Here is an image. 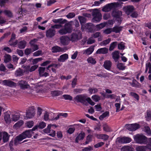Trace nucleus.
I'll return each instance as SVG.
<instances>
[{
  "label": "nucleus",
  "instance_id": "1",
  "mask_svg": "<svg viewBox=\"0 0 151 151\" xmlns=\"http://www.w3.org/2000/svg\"><path fill=\"white\" fill-rule=\"evenodd\" d=\"M37 128V126H35L31 129L27 130L22 133V134L17 136L15 139L14 144L17 145L19 142L21 141L23 139L26 138L27 137H30L32 136V134L33 133V131L35 130Z\"/></svg>",
  "mask_w": 151,
  "mask_h": 151
},
{
  "label": "nucleus",
  "instance_id": "2",
  "mask_svg": "<svg viewBox=\"0 0 151 151\" xmlns=\"http://www.w3.org/2000/svg\"><path fill=\"white\" fill-rule=\"evenodd\" d=\"M134 142L137 144L145 145L148 142L147 137L143 134H138L134 137Z\"/></svg>",
  "mask_w": 151,
  "mask_h": 151
},
{
  "label": "nucleus",
  "instance_id": "3",
  "mask_svg": "<svg viewBox=\"0 0 151 151\" xmlns=\"http://www.w3.org/2000/svg\"><path fill=\"white\" fill-rule=\"evenodd\" d=\"M72 31V26L70 24L67 23L65 24L63 28H62L58 31V32L60 35H65L68 33L71 32Z\"/></svg>",
  "mask_w": 151,
  "mask_h": 151
},
{
  "label": "nucleus",
  "instance_id": "4",
  "mask_svg": "<svg viewBox=\"0 0 151 151\" xmlns=\"http://www.w3.org/2000/svg\"><path fill=\"white\" fill-rule=\"evenodd\" d=\"M57 127L56 125L54 124H48L47 127L44 129V132L45 133H51L49 134V135L52 137H54L55 135V131L54 130H51V129H54Z\"/></svg>",
  "mask_w": 151,
  "mask_h": 151
},
{
  "label": "nucleus",
  "instance_id": "5",
  "mask_svg": "<svg viewBox=\"0 0 151 151\" xmlns=\"http://www.w3.org/2000/svg\"><path fill=\"white\" fill-rule=\"evenodd\" d=\"M93 18L92 21L94 22H97L100 21L101 19L102 15L96 9H95L93 12Z\"/></svg>",
  "mask_w": 151,
  "mask_h": 151
},
{
  "label": "nucleus",
  "instance_id": "6",
  "mask_svg": "<svg viewBox=\"0 0 151 151\" xmlns=\"http://www.w3.org/2000/svg\"><path fill=\"white\" fill-rule=\"evenodd\" d=\"M118 4L117 2L112 3L109 4L104 7L102 9V11L104 12H108L111 9H114L117 7Z\"/></svg>",
  "mask_w": 151,
  "mask_h": 151
},
{
  "label": "nucleus",
  "instance_id": "7",
  "mask_svg": "<svg viewBox=\"0 0 151 151\" xmlns=\"http://www.w3.org/2000/svg\"><path fill=\"white\" fill-rule=\"evenodd\" d=\"M70 40L72 42H74L79 39H81L82 37L81 32L80 31H78L77 32L73 33L70 36Z\"/></svg>",
  "mask_w": 151,
  "mask_h": 151
},
{
  "label": "nucleus",
  "instance_id": "8",
  "mask_svg": "<svg viewBox=\"0 0 151 151\" xmlns=\"http://www.w3.org/2000/svg\"><path fill=\"white\" fill-rule=\"evenodd\" d=\"M33 108H30L26 112V116L24 117L25 119L32 118L34 116L35 113V110Z\"/></svg>",
  "mask_w": 151,
  "mask_h": 151
},
{
  "label": "nucleus",
  "instance_id": "9",
  "mask_svg": "<svg viewBox=\"0 0 151 151\" xmlns=\"http://www.w3.org/2000/svg\"><path fill=\"white\" fill-rule=\"evenodd\" d=\"M60 43L63 45H68L70 40V38L67 36H63L60 38Z\"/></svg>",
  "mask_w": 151,
  "mask_h": 151
},
{
  "label": "nucleus",
  "instance_id": "10",
  "mask_svg": "<svg viewBox=\"0 0 151 151\" xmlns=\"http://www.w3.org/2000/svg\"><path fill=\"white\" fill-rule=\"evenodd\" d=\"M126 128L130 131H133L139 128V125L137 124H134L126 125Z\"/></svg>",
  "mask_w": 151,
  "mask_h": 151
},
{
  "label": "nucleus",
  "instance_id": "11",
  "mask_svg": "<svg viewBox=\"0 0 151 151\" xmlns=\"http://www.w3.org/2000/svg\"><path fill=\"white\" fill-rule=\"evenodd\" d=\"M86 97L83 95H79L76 96L74 98L75 101L77 102L84 104L86 101Z\"/></svg>",
  "mask_w": 151,
  "mask_h": 151
},
{
  "label": "nucleus",
  "instance_id": "12",
  "mask_svg": "<svg viewBox=\"0 0 151 151\" xmlns=\"http://www.w3.org/2000/svg\"><path fill=\"white\" fill-rule=\"evenodd\" d=\"M18 84L20 88L23 89L27 88L29 87V86L28 84L27 83L24 81H19L18 83Z\"/></svg>",
  "mask_w": 151,
  "mask_h": 151
},
{
  "label": "nucleus",
  "instance_id": "13",
  "mask_svg": "<svg viewBox=\"0 0 151 151\" xmlns=\"http://www.w3.org/2000/svg\"><path fill=\"white\" fill-rule=\"evenodd\" d=\"M37 39H34L31 40L29 42L32 50L33 52L37 50L38 49V46L35 43L37 41Z\"/></svg>",
  "mask_w": 151,
  "mask_h": 151
},
{
  "label": "nucleus",
  "instance_id": "14",
  "mask_svg": "<svg viewBox=\"0 0 151 151\" xmlns=\"http://www.w3.org/2000/svg\"><path fill=\"white\" fill-rule=\"evenodd\" d=\"M123 9L124 12L128 15L130 14L134 10L133 6L130 5L125 6L124 7Z\"/></svg>",
  "mask_w": 151,
  "mask_h": 151
},
{
  "label": "nucleus",
  "instance_id": "15",
  "mask_svg": "<svg viewBox=\"0 0 151 151\" xmlns=\"http://www.w3.org/2000/svg\"><path fill=\"white\" fill-rule=\"evenodd\" d=\"M55 34V30L52 28H50L46 32V36L47 37L51 38L54 36Z\"/></svg>",
  "mask_w": 151,
  "mask_h": 151
},
{
  "label": "nucleus",
  "instance_id": "16",
  "mask_svg": "<svg viewBox=\"0 0 151 151\" xmlns=\"http://www.w3.org/2000/svg\"><path fill=\"white\" fill-rule=\"evenodd\" d=\"M131 139L128 137H124L119 138L118 141L120 143H129L131 141Z\"/></svg>",
  "mask_w": 151,
  "mask_h": 151
},
{
  "label": "nucleus",
  "instance_id": "17",
  "mask_svg": "<svg viewBox=\"0 0 151 151\" xmlns=\"http://www.w3.org/2000/svg\"><path fill=\"white\" fill-rule=\"evenodd\" d=\"M3 84L5 86H7L10 87L14 86L16 84L12 81L8 80H5L2 82Z\"/></svg>",
  "mask_w": 151,
  "mask_h": 151
},
{
  "label": "nucleus",
  "instance_id": "18",
  "mask_svg": "<svg viewBox=\"0 0 151 151\" xmlns=\"http://www.w3.org/2000/svg\"><path fill=\"white\" fill-rule=\"evenodd\" d=\"M85 136V133L83 132H81L76 138L75 140L76 142L78 143L79 141L83 140Z\"/></svg>",
  "mask_w": 151,
  "mask_h": 151
},
{
  "label": "nucleus",
  "instance_id": "19",
  "mask_svg": "<svg viewBox=\"0 0 151 151\" xmlns=\"http://www.w3.org/2000/svg\"><path fill=\"white\" fill-rule=\"evenodd\" d=\"M112 65V63L111 62L108 60H106L104 62V68L108 70H110L111 69Z\"/></svg>",
  "mask_w": 151,
  "mask_h": 151
},
{
  "label": "nucleus",
  "instance_id": "20",
  "mask_svg": "<svg viewBox=\"0 0 151 151\" xmlns=\"http://www.w3.org/2000/svg\"><path fill=\"white\" fill-rule=\"evenodd\" d=\"M0 134L2 136V139L4 142H6L8 141L9 136L8 133L6 132H2L0 133Z\"/></svg>",
  "mask_w": 151,
  "mask_h": 151
},
{
  "label": "nucleus",
  "instance_id": "21",
  "mask_svg": "<svg viewBox=\"0 0 151 151\" xmlns=\"http://www.w3.org/2000/svg\"><path fill=\"white\" fill-rule=\"evenodd\" d=\"M108 49L106 47L101 48L98 49L96 53L98 54H106L108 53Z\"/></svg>",
  "mask_w": 151,
  "mask_h": 151
},
{
  "label": "nucleus",
  "instance_id": "22",
  "mask_svg": "<svg viewBox=\"0 0 151 151\" xmlns=\"http://www.w3.org/2000/svg\"><path fill=\"white\" fill-rule=\"evenodd\" d=\"M68 58V55L65 54L60 55L59 58L58 59V61L60 62H63Z\"/></svg>",
  "mask_w": 151,
  "mask_h": 151
},
{
  "label": "nucleus",
  "instance_id": "23",
  "mask_svg": "<svg viewBox=\"0 0 151 151\" xmlns=\"http://www.w3.org/2000/svg\"><path fill=\"white\" fill-rule=\"evenodd\" d=\"M130 85L133 87L140 88L141 87V84L135 80H133L132 82L129 83Z\"/></svg>",
  "mask_w": 151,
  "mask_h": 151
},
{
  "label": "nucleus",
  "instance_id": "24",
  "mask_svg": "<svg viewBox=\"0 0 151 151\" xmlns=\"http://www.w3.org/2000/svg\"><path fill=\"white\" fill-rule=\"evenodd\" d=\"M52 51L53 52H63L64 49L58 46H55L53 47L52 49Z\"/></svg>",
  "mask_w": 151,
  "mask_h": 151
},
{
  "label": "nucleus",
  "instance_id": "25",
  "mask_svg": "<svg viewBox=\"0 0 151 151\" xmlns=\"http://www.w3.org/2000/svg\"><path fill=\"white\" fill-rule=\"evenodd\" d=\"M95 136L98 139L103 140H107L109 138V136L105 134H96Z\"/></svg>",
  "mask_w": 151,
  "mask_h": 151
},
{
  "label": "nucleus",
  "instance_id": "26",
  "mask_svg": "<svg viewBox=\"0 0 151 151\" xmlns=\"http://www.w3.org/2000/svg\"><path fill=\"white\" fill-rule=\"evenodd\" d=\"M4 119L6 124H9L11 122V119L10 117V114L8 113H4Z\"/></svg>",
  "mask_w": 151,
  "mask_h": 151
},
{
  "label": "nucleus",
  "instance_id": "27",
  "mask_svg": "<svg viewBox=\"0 0 151 151\" xmlns=\"http://www.w3.org/2000/svg\"><path fill=\"white\" fill-rule=\"evenodd\" d=\"M94 50V48L91 47L86 50H83V53L87 55H90L93 52Z\"/></svg>",
  "mask_w": 151,
  "mask_h": 151
},
{
  "label": "nucleus",
  "instance_id": "28",
  "mask_svg": "<svg viewBox=\"0 0 151 151\" xmlns=\"http://www.w3.org/2000/svg\"><path fill=\"white\" fill-rule=\"evenodd\" d=\"M119 52L117 51H116L112 53V57L115 62L118 61L119 56Z\"/></svg>",
  "mask_w": 151,
  "mask_h": 151
},
{
  "label": "nucleus",
  "instance_id": "29",
  "mask_svg": "<svg viewBox=\"0 0 151 151\" xmlns=\"http://www.w3.org/2000/svg\"><path fill=\"white\" fill-rule=\"evenodd\" d=\"M78 19H79V21L81 25V29L82 30H84V26L83 25V24L84 23L86 22L85 18L83 17L79 16L78 17Z\"/></svg>",
  "mask_w": 151,
  "mask_h": 151
},
{
  "label": "nucleus",
  "instance_id": "30",
  "mask_svg": "<svg viewBox=\"0 0 151 151\" xmlns=\"http://www.w3.org/2000/svg\"><path fill=\"white\" fill-rule=\"evenodd\" d=\"M24 122L22 120H21L16 123L13 126L14 128L17 129L21 127L23 124Z\"/></svg>",
  "mask_w": 151,
  "mask_h": 151
},
{
  "label": "nucleus",
  "instance_id": "31",
  "mask_svg": "<svg viewBox=\"0 0 151 151\" xmlns=\"http://www.w3.org/2000/svg\"><path fill=\"white\" fill-rule=\"evenodd\" d=\"M12 120L16 122L19 120L20 118L19 114L18 113H16L12 114Z\"/></svg>",
  "mask_w": 151,
  "mask_h": 151
},
{
  "label": "nucleus",
  "instance_id": "32",
  "mask_svg": "<svg viewBox=\"0 0 151 151\" xmlns=\"http://www.w3.org/2000/svg\"><path fill=\"white\" fill-rule=\"evenodd\" d=\"M122 29V27L117 26L114 27L113 28V32L116 33L119 32Z\"/></svg>",
  "mask_w": 151,
  "mask_h": 151
},
{
  "label": "nucleus",
  "instance_id": "33",
  "mask_svg": "<svg viewBox=\"0 0 151 151\" xmlns=\"http://www.w3.org/2000/svg\"><path fill=\"white\" fill-rule=\"evenodd\" d=\"M147 148V145L139 146L136 147V150L137 151H146Z\"/></svg>",
  "mask_w": 151,
  "mask_h": 151
},
{
  "label": "nucleus",
  "instance_id": "34",
  "mask_svg": "<svg viewBox=\"0 0 151 151\" xmlns=\"http://www.w3.org/2000/svg\"><path fill=\"white\" fill-rule=\"evenodd\" d=\"M26 44V41L24 40L22 41L18 44V47L20 49H24L25 47Z\"/></svg>",
  "mask_w": 151,
  "mask_h": 151
},
{
  "label": "nucleus",
  "instance_id": "35",
  "mask_svg": "<svg viewBox=\"0 0 151 151\" xmlns=\"http://www.w3.org/2000/svg\"><path fill=\"white\" fill-rule=\"evenodd\" d=\"M122 12L119 10L114 12L112 13V15L114 17L117 18L119 17L120 16H122Z\"/></svg>",
  "mask_w": 151,
  "mask_h": 151
},
{
  "label": "nucleus",
  "instance_id": "36",
  "mask_svg": "<svg viewBox=\"0 0 151 151\" xmlns=\"http://www.w3.org/2000/svg\"><path fill=\"white\" fill-rule=\"evenodd\" d=\"M24 73L23 70L19 68L16 71L15 75L17 76H22L23 75Z\"/></svg>",
  "mask_w": 151,
  "mask_h": 151
},
{
  "label": "nucleus",
  "instance_id": "37",
  "mask_svg": "<svg viewBox=\"0 0 151 151\" xmlns=\"http://www.w3.org/2000/svg\"><path fill=\"white\" fill-rule=\"evenodd\" d=\"M103 130L106 132H109L111 131V129L109 126L106 124H103Z\"/></svg>",
  "mask_w": 151,
  "mask_h": 151
},
{
  "label": "nucleus",
  "instance_id": "38",
  "mask_svg": "<svg viewBox=\"0 0 151 151\" xmlns=\"http://www.w3.org/2000/svg\"><path fill=\"white\" fill-rule=\"evenodd\" d=\"M52 21L55 23H59L61 24H63L65 22V20H63L62 19H54L52 20Z\"/></svg>",
  "mask_w": 151,
  "mask_h": 151
},
{
  "label": "nucleus",
  "instance_id": "39",
  "mask_svg": "<svg viewBox=\"0 0 151 151\" xmlns=\"http://www.w3.org/2000/svg\"><path fill=\"white\" fill-rule=\"evenodd\" d=\"M87 61L88 63H90L92 64H95L96 63L95 59L92 57L88 58L87 60Z\"/></svg>",
  "mask_w": 151,
  "mask_h": 151
},
{
  "label": "nucleus",
  "instance_id": "40",
  "mask_svg": "<svg viewBox=\"0 0 151 151\" xmlns=\"http://www.w3.org/2000/svg\"><path fill=\"white\" fill-rule=\"evenodd\" d=\"M111 41V39L108 38V39L104 40L102 42H101L100 45L101 46H105L106 45L108 44Z\"/></svg>",
  "mask_w": 151,
  "mask_h": 151
},
{
  "label": "nucleus",
  "instance_id": "41",
  "mask_svg": "<svg viewBox=\"0 0 151 151\" xmlns=\"http://www.w3.org/2000/svg\"><path fill=\"white\" fill-rule=\"evenodd\" d=\"M122 150V151H132V148L129 146H126L123 147Z\"/></svg>",
  "mask_w": 151,
  "mask_h": 151
},
{
  "label": "nucleus",
  "instance_id": "42",
  "mask_svg": "<svg viewBox=\"0 0 151 151\" xmlns=\"http://www.w3.org/2000/svg\"><path fill=\"white\" fill-rule=\"evenodd\" d=\"M63 93V92L60 91H54L52 93V95L54 96H58L62 95Z\"/></svg>",
  "mask_w": 151,
  "mask_h": 151
},
{
  "label": "nucleus",
  "instance_id": "43",
  "mask_svg": "<svg viewBox=\"0 0 151 151\" xmlns=\"http://www.w3.org/2000/svg\"><path fill=\"white\" fill-rule=\"evenodd\" d=\"M117 66L119 69L122 70H124L126 67V66H124L123 63H118L117 64Z\"/></svg>",
  "mask_w": 151,
  "mask_h": 151
},
{
  "label": "nucleus",
  "instance_id": "44",
  "mask_svg": "<svg viewBox=\"0 0 151 151\" xmlns=\"http://www.w3.org/2000/svg\"><path fill=\"white\" fill-rule=\"evenodd\" d=\"M11 60V57L10 55L8 54H6L4 56V61L6 63L9 62Z\"/></svg>",
  "mask_w": 151,
  "mask_h": 151
},
{
  "label": "nucleus",
  "instance_id": "45",
  "mask_svg": "<svg viewBox=\"0 0 151 151\" xmlns=\"http://www.w3.org/2000/svg\"><path fill=\"white\" fill-rule=\"evenodd\" d=\"M117 44V42H113L111 43L110 45L109 50L110 51H112L115 48V47L116 46Z\"/></svg>",
  "mask_w": 151,
  "mask_h": 151
},
{
  "label": "nucleus",
  "instance_id": "46",
  "mask_svg": "<svg viewBox=\"0 0 151 151\" xmlns=\"http://www.w3.org/2000/svg\"><path fill=\"white\" fill-rule=\"evenodd\" d=\"M109 112H105L99 117V119L101 120H103L105 117L109 116Z\"/></svg>",
  "mask_w": 151,
  "mask_h": 151
},
{
  "label": "nucleus",
  "instance_id": "47",
  "mask_svg": "<svg viewBox=\"0 0 151 151\" xmlns=\"http://www.w3.org/2000/svg\"><path fill=\"white\" fill-rule=\"evenodd\" d=\"M106 25L105 23H101L96 25V29L99 30L104 27Z\"/></svg>",
  "mask_w": 151,
  "mask_h": 151
},
{
  "label": "nucleus",
  "instance_id": "48",
  "mask_svg": "<svg viewBox=\"0 0 151 151\" xmlns=\"http://www.w3.org/2000/svg\"><path fill=\"white\" fill-rule=\"evenodd\" d=\"M88 91H89V93L91 94H92L93 93H95L98 91V89L95 88H90L88 89Z\"/></svg>",
  "mask_w": 151,
  "mask_h": 151
},
{
  "label": "nucleus",
  "instance_id": "49",
  "mask_svg": "<svg viewBox=\"0 0 151 151\" xmlns=\"http://www.w3.org/2000/svg\"><path fill=\"white\" fill-rule=\"evenodd\" d=\"M63 98L66 100H69L72 101L73 99V97L69 95L65 94L63 95Z\"/></svg>",
  "mask_w": 151,
  "mask_h": 151
},
{
  "label": "nucleus",
  "instance_id": "50",
  "mask_svg": "<svg viewBox=\"0 0 151 151\" xmlns=\"http://www.w3.org/2000/svg\"><path fill=\"white\" fill-rule=\"evenodd\" d=\"M37 128L40 129H43L46 126V124L43 122H41L39 123V125L37 126Z\"/></svg>",
  "mask_w": 151,
  "mask_h": 151
},
{
  "label": "nucleus",
  "instance_id": "51",
  "mask_svg": "<svg viewBox=\"0 0 151 151\" xmlns=\"http://www.w3.org/2000/svg\"><path fill=\"white\" fill-rule=\"evenodd\" d=\"M146 118L147 121H150L151 120V110L147 111Z\"/></svg>",
  "mask_w": 151,
  "mask_h": 151
},
{
  "label": "nucleus",
  "instance_id": "52",
  "mask_svg": "<svg viewBox=\"0 0 151 151\" xmlns=\"http://www.w3.org/2000/svg\"><path fill=\"white\" fill-rule=\"evenodd\" d=\"M129 95L132 96L134 97V98L136 99L137 100H138L139 99V96L136 93L131 92L129 93Z\"/></svg>",
  "mask_w": 151,
  "mask_h": 151
},
{
  "label": "nucleus",
  "instance_id": "53",
  "mask_svg": "<svg viewBox=\"0 0 151 151\" xmlns=\"http://www.w3.org/2000/svg\"><path fill=\"white\" fill-rule=\"evenodd\" d=\"M91 98L95 102H97L100 99V97L98 95H94Z\"/></svg>",
  "mask_w": 151,
  "mask_h": 151
},
{
  "label": "nucleus",
  "instance_id": "54",
  "mask_svg": "<svg viewBox=\"0 0 151 151\" xmlns=\"http://www.w3.org/2000/svg\"><path fill=\"white\" fill-rule=\"evenodd\" d=\"M42 60V58H38L35 59H33L32 63L33 64H35L39 61H41Z\"/></svg>",
  "mask_w": 151,
  "mask_h": 151
},
{
  "label": "nucleus",
  "instance_id": "55",
  "mask_svg": "<svg viewBox=\"0 0 151 151\" xmlns=\"http://www.w3.org/2000/svg\"><path fill=\"white\" fill-rule=\"evenodd\" d=\"M146 69L145 70V73H147L148 69H150L151 68V64L149 62H147L145 65Z\"/></svg>",
  "mask_w": 151,
  "mask_h": 151
},
{
  "label": "nucleus",
  "instance_id": "56",
  "mask_svg": "<svg viewBox=\"0 0 151 151\" xmlns=\"http://www.w3.org/2000/svg\"><path fill=\"white\" fill-rule=\"evenodd\" d=\"M145 130L148 135H150L151 134L150 129L148 126H146L145 127Z\"/></svg>",
  "mask_w": 151,
  "mask_h": 151
},
{
  "label": "nucleus",
  "instance_id": "57",
  "mask_svg": "<svg viewBox=\"0 0 151 151\" xmlns=\"http://www.w3.org/2000/svg\"><path fill=\"white\" fill-rule=\"evenodd\" d=\"M34 124V122L33 121H30L27 122L26 126L29 128H31Z\"/></svg>",
  "mask_w": 151,
  "mask_h": 151
},
{
  "label": "nucleus",
  "instance_id": "58",
  "mask_svg": "<svg viewBox=\"0 0 151 151\" xmlns=\"http://www.w3.org/2000/svg\"><path fill=\"white\" fill-rule=\"evenodd\" d=\"M56 24L51 26L52 28H55L56 29H59L62 27V24Z\"/></svg>",
  "mask_w": 151,
  "mask_h": 151
},
{
  "label": "nucleus",
  "instance_id": "59",
  "mask_svg": "<svg viewBox=\"0 0 151 151\" xmlns=\"http://www.w3.org/2000/svg\"><path fill=\"white\" fill-rule=\"evenodd\" d=\"M124 43L123 42H121L118 45V48L119 49L123 50L124 49Z\"/></svg>",
  "mask_w": 151,
  "mask_h": 151
},
{
  "label": "nucleus",
  "instance_id": "60",
  "mask_svg": "<svg viewBox=\"0 0 151 151\" xmlns=\"http://www.w3.org/2000/svg\"><path fill=\"white\" fill-rule=\"evenodd\" d=\"M112 32H113V28H109L104 30V32L105 34H108Z\"/></svg>",
  "mask_w": 151,
  "mask_h": 151
},
{
  "label": "nucleus",
  "instance_id": "61",
  "mask_svg": "<svg viewBox=\"0 0 151 151\" xmlns=\"http://www.w3.org/2000/svg\"><path fill=\"white\" fill-rule=\"evenodd\" d=\"M120 105L121 103H117L115 104V106L116 108V112H119L120 110Z\"/></svg>",
  "mask_w": 151,
  "mask_h": 151
},
{
  "label": "nucleus",
  "instance_id": "62",
  "mask_svg": "<svg viewBox=\"0 0 151 151\" xmlns=\"http://www.w3.org/2000/svg\"><path fill=\"white\" fill-rule=\"evenodd\" d=\"M45 69V68L40 67L39 69V71L40 75L41 76L44 73Z\"/></svg>",
  "mask_w": 151,
  "mask_h": 151
},
{
  "label": "nucleus",
  "instance_id": "63",
  "mask_svg": "<svg viewBox=\"0 0 151 151\" xmlns=\"http://www.w3.org/2000/svg\"><path fill=\"white\" fill-rule=\"evenodd\" d=\"M41 50H38L34 52L33 55L34 56H38L42 54Z\"/></svg>",
  "mask_w": 151,
  "mask_h": 151
},
{
  "label": "nucleus",
  "instance_id": "64",
  "mask_svg": "<svg viewBox=\"0 0 151 151\" xmlns=\"http://www.w3.org/2000/svg\"><path fill=\"white\" fill-rule=\"evenodd\" d=\"M148 143L147 145V149L151 150V138L148 139Z\"/></svg>",
  "mask_w": 151,
  "mask_h": 151
}]
</instances>
